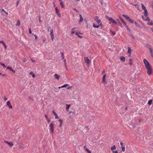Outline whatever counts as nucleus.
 <instances>
[{"label":"nucleus","instance_id":"f257e3e1","mask_svg":"<svg viewBox=\"0 0 153 153\" xmlns=\"http://www.w3.org/2000/svg\"><path fill=\"white\" fill-rule=\"evenodd\" d=\"M143 62L145 67L147 70V74L149 75L151 74L152 73V68L150 64L147 60L145 59H143Z\"/></svg>","mask_w":153,"mask_h":153},{"label":"nucleus","instance_id":"f03ea898","mask_svg":"<svg viewBox=\"0 0 153 153\" xmlns=\"http://www.w3.org/2000/svg\"><path fill=\"white\" fill-rule=\"evenodd\" d=\"M54 124L53 123V122H51V123L49 125V127H50V131L51 133V134H53V132L54 129Z\"/></svg>","mask_w":153,"mask_h":153},{"label":"nucleus","instance_id":"7ed1b4c3","mask_svg":"<svg viewBox=\"0 0 153 153\" xmlns=\"http://www.w3.org/2000/svg\"><path fill=\"white\" fill-rule=\"evenodd\" d=\"M95 20L99 24L100 26H102V24L100 20L99 19V17L98 16H96L94 18Z\"/></svg>","mask_w":153,"mask_h":153},{"label":"nucleus","instance_id":"20e7f679","mask_svg":"<svg viewBox=\"0 0 153 153\" xmlns=\"http://www.w3.org/2000/svg\"><path fill=\"white\" fill-rule=\"evenodd\" d=\"M105 17L106 19H108V20L111 21L112 23L117 24V23L112 18L108 16H105Z\"/></svg>","mask_w":153,"mask_h":153},{"label":"nucleus","instance_id":"39448f33","mask_svg":"<svg viewBox=\"0 0 153 153\" xmlns=\"http://www.w3.org/2000/svg\"><path fill=\"white\" fill-rule=\"evenodd\" d=\"M84 59L85 62L87 64V66L89 67L91 61L88 57H85Z\"/></svg>","mask_w":153,"mask_h":153},{"label":"nucleus","instance_id":"423d86ee","mask_svg":"<svg viewBox=\"0 0 153 153\" xmlns=\"http://www.w3.org/2000/svg\"><path fill=\"white\" fill-rule=\"evenodd\" d=\"M116 149V147L115 145L112 146L111 148V150L112 151L113 153H118Z\"/></svg>","mask_w":153,"mask_h":153},{"label":"nucleus","instance_id":"0eeeda50","mask_svg":"<svg viewBox=\"0 0 153 153\" xmlns=\"http://www.w3.org/2000/svg\"><path fill=\"white\" fill-rule=\"evenodd\" d=\"M148 21L147 24L149 25H153V21L149 18H148Z\"/></svg>","mask_w":153,"mask_h":153},{"label":"nucleus","instance_id":"6e6552de","mask_svg":"<svg viewBox=\"0 0 153 153\" xmlns=\"http://www.w3.org/2000/svg\"><path fill=\"white\" fill-rule=\"evenodd\" d=\"M56 12V13L57 14V16L59 17L60 16H61V14L59 13V10L58 9V8L57 7H56L55 8Z\"/></svg>","mask_w":153,"mask_h":153},{"label":"nucleus","instance_id":"1a4fd4ad","mask_svg":"<svg viewBox=\"0 0 153 153\" xmlns=\"http://www.w3.org/2000/svg\"><path fill=\"white\" fill-rule=\"evenodd\" d=\"M6 104L11 109L12 108V106L10 102L9 101H7L6 103Z\"/></svg>","mask_w":153,"mask_h":153},{"label":"nucleus","instance_id":"9d476101","mask_svg":"<svg viewBox=\"0 0 153 153\" xmlns=\"http://www.w3.org/2000/svg\"><path fill=\"white\" fill-rule=\"evenodd\" d=\"M4 142L10 146L12 147L13 146V143H10L5 140H4Z\"/></svg>","mask_w":153,"mask_h":153},{"label":"nucleus","instance_id":"9b49d317","mask_svg":"<svg viewBox=\"0 0 153 153\" xmlns=\"http://www.w3.org/2000/svg\"><path fill=\"white\" fill-rule=\"evenodd\" d=\"M106 76V74H104L103 76V80L102 82L103 83H104L105 84H106L107 82L105 80V76Z\"/></svg>","mask_w":153,"mask_h":153},{"label":"nucleus","instance_id":"f8f14e48","mask_svg":"<svg viewBox=\"0 0 153 153\" xmlns=\"http://www.w3.org/2000/svg\"><path fill=\"white\" fill-rule=\"evenodd\" d=\"M52 113H53V114L55 116V118L56 119H57L59 118V117H58L56 113L55 112V111H52Z\"/></svg>","mask_w":153,"mask_h":153},{"label":"nucleus","instance_id":"ddd939ff","mask_svg":"<svg viewBox=\"0 0 153 153\" xmlns=\"http://www.w3.org/2000/svg\"><path fill=\"white\" fill-rule=\"evenodd\" d=\"M125 18H126L127 20H128L129 19H130V18L128 17V16L125 15V14H123L122 15Z\"/></svg>","mask_w":153,"mask_h":153},{"label":"nucleus","instance_id":"4468645a","mask_svg":"<svg viewBox=\"0 0 153 153\" xmlns=\"http://www.w3.org/2000/svg\"><path fill=\"white\" fill-rule=\"evenodd\" d=\"M54 76L55 77V78L58 79L60 78V76L58 75L55 74L54 75Z\"/></svg>","mask_w":153,"mask_h":153},{"label":"nucleus","instance_id":"2eb2a0df","mask_svg":"<svg viewBox=\"0 0 153 153\" xmlns=\"http://www.w3.org/2000/svg\"><path fill=\"white\" fill-rule=\"evenodd\" d=\"M76 29V28L74 27L71 29V34H73L75 33V29Z\"/></svg>","mask_w":153,"mask_h":153},{"label":"nucleus","instance_id":"dca6fc26","mask_svg":"<svg viewBox=\"0 0 153 153\" xmlns=\"http://www.w3.org/2000/svg\"><path fill=\"white\" fill-rule=\"evenodd\" d=\"M121 21L124 24V25L126 27H128V26L126 24V23L125 22V21L122 19H121Z\"/></svg>","mask_w":153,"mask_h":153},{"label":"nucleus","instance_id":"f3484780","mask_svg":"<svg viewBox=\"0 0 153 153\" xmlns=\"http://www.w3.org/2000/svg\"><path fill=\"white\" fill-rule=\"evenodd\" d=\"M50 34L51 35V36H53V30L52 29H51L50 30Z\"/></svg>","mask_w":153,"mask_h":153},{"label":"nucleus","instance_id":"a211bd4d","mask_svg":"<svg viewBox=\"0 0 153 153\" xmlns=\"http://www.w3.org/2000/svg\"><path fill=\"white\" fill-rule=\"evenodd\" d=\"M20 25V22L19 20H18L16 23V25L17 26H19Z\"/></svg>","mask_w":153,"mask_h":153},{"label":"nucleus","instance_id":"6ab92c4d","mask_svg":"<svg viewBox=\"0 0 153 153\" xmlns=\"http://www.w3.org/2000/svg\"><path fill=\"white\" fill-rule=\"evenodd\" d=\"M66 109L67 111H68V109L69 108L70 106V105H68V104H66Z\"/></svg>","mask_w":153,"mask_h":153},{"label":"nucleus","instance_id":"aec40b11","mask_svg":"<svg viewBox=\"0 0 153 153\" xmlns=\"http://www.w3.org/2000/svg\"><path fill=\"white\" fill-rule=\"evenodd\" d=\"M69 85L68 84H65L64 85H63L61 86V87L63 88H66L67 86H68Z\"/></svg>","mask_w":153,"mask_h":153},{"label":"nucleus","instance_id":"412c9836","mask_svg":"<svg viewBox=\"0 0 153 153\" xmlns=\"http://www.w3.org/2000/svg\"><path fill=\"white\" fill-rule=\"evenodd\" d=\"M131 49L130 47H128V53H129L130 54L131 53Z\"/></svg>","mask_w":153,"mask_h":153},{"label":"nucleus","instance_id":"4be33fe9","mask_svg":"<svg viewBox=\"0 0 153 153\" xmlns=\"http://www.w3.org/2000/svg\"><path fill=\"white\" fill-rule=\"evenodd\" d=\"M144 15L146 16H148V12L146 10H144Z\"/></svg>","mask_w":153,"mask_h":153},{"label":"nucleus","instance_id":"5701e85b","mask_svg":"<svg viewBox=\"0 0 153 153\" xmlns=\"http://www.w3.org/2000/svg\"><path fill=\"white\" fill-rule=\"evenodd\" d=\"M60 4L61 5L62 7V8L64 7V5L63 4V3L62 1H61L60 2Z\"/></svg>","mask_w":153,"mask_h":153},{"label":"nucleus","instance_id":"b1692460","mask_svg":"<svg viewBox=\"0 0 153 153\" xmlns=\"http://www.w3.org/2000/svg\"><path fill=\"white\" fill-rule=\"evenodd\" d=\"M120 59L123 62L125 61V58L123 56H121Z\"/></svg>","mask_w":153,"mask_h":153},{"label":"nucleus","instance_id":"393cba45","mask_svg":"<svg viewBox=\"0 0 153 153\" xmlns=\"http://www.w3.org/2000/svg\"><path fill=\"white\" fill-rule=\"evenodd\" d=\"M75 34L78 37H79V38H82V37L79 35V34H78V33L77 32H76L75 33Z\"/></svg>","mask_w":153,"mask_h":153},{"label":"nucleus","instance_id":"a878e982","mask_svg":"<svg viewBox=\"0 0 153 153\" xmlns=\"http://www.w3.org/2000/svg\"><path fill=\"white\" fill-rule=\"evenodd\" d=\"M110 31L111 32V33L114 36L116 34V33L114 31L111 30H110Z\"/></svg>","mask_w":153,"mask_h":153},{"label":"nucleus","instance_id":"bb28decb","mask_svg":"<svg viewBox=\"0 0 153 153\" xmlns=\"http://www.w3.org/2000/svg\"><path fill=\"white\" fill-rule=\"evenodd\" d=\"M0 64H1V65L4 68H6L7 67V66L6 65H5V64L1 63V62H0Z\"/></svg>","mask_w":153,"mask_h":153},{"label":"nucleus","instance_id":"cd10ccee","mask_svg":"<svg viewBox=\"0 0 153 153\" xmlns=\"http://www.w3.org/2000/svg\"><path fill=\"white\" fill-rule=\"evenodd\" d=\"M128 21L132 23H134V21L132 20L130 18V19L128 20Z\"/></svg>","mask_w":153,"mask_h":153},{"label":"nucleus","instance_id":"c85d7f7f","mask_svg":"<svg viewBox=\"0 0 153 153\" xmlns=\"http://www.w3.org/2000/svg\"><path fill=\"white\" fill-rule=\"evenodd\" d=\"M122 151L124 152L125 150V147L124 146H122Z\"/></svg>","mask_w":153,"mask_h":153},{"label":"nucleus","instance_id":"c756f323","mask_svg":"<svg viewBox=\"0 0 153 153\" xmlns=\"http://www.w3.org/2000/svg\"><path fill=\"white\" fill-rule=\"evenodd\" d=\"M141 6H142V8L144 10H146L145 7L144 6V5H143V4H141Z\"/></svg>","mask_w":153,"mask_h":153},{"label":"nucleus","instance_id":"7c9ffc66","mask_svg":"<svg viewBox=\"0 0 153 153\" xmlns=\"http://www.w3.org/2000/svg\"><path fill=\"white\" fill-rule=\"evenodd\" d=\"M132 59H129V65H132Z\"/></svg>","mask_w":153,"mask_h":153},{"label":"nucleus","instance_id":"2f4dec72","mask_svg":"<svg viewBox=\"0 0 153 153\" xmlns=\"http://www.w3.org/2000/svg\"><path fill=\"white\" fill-rule=\"evenodd\" d=\"M152 100H149L148 102V104L149 105H151L152 104Z\"/></svg>","mask_w":153,"mask_h":153},{"label":"nucleus","instance_id":"473e14b6","mask_svg":"<svg viewBox=\"0 0 153 153\" xmlns=\"http://www.w3.org/2000/svg\"><path fill=\"white\" fill-rule=\"evenodd\" d=\"M83 21V19L82 18H80V20L79 21V23H80L81 22H82Z\"/></svg>","mask_w":153,"mask_h":153},{"label":"nucleus","instance_id":"72a5a7b5","mask_svg":"<svg viewBox=\"0 0 153 153\" xmlns=\"http://www.w3.org/2000/svg\"><path fill=\"white\" fill-rule=\"evenodd\" d=\"M99 26H100V25H95L94 24V25H93V26L94 27L97 28H99Z\"/></svg>","mask_w":153,"mask_h":153},{"label":"nucleus","instance_id":"f704fd0d","mask_svg":"<svg viewBox=\"0 0 153 153\" xmlns=\"http://www.w3.org/2000/svg\"><path fill=\"white\" fill-rule=\"evenodd\" d=\"M85 150L87 151L88 153H91V151L89 150L88 149L86 148L85 149Z\"/></svg>","mask_w":153,"mask_h":153},{"label":"nucleus","instance_id":"c9c22d12","mask_svg":"<svg viewBox=\"0 0 153 153\" xmlns=\"http://www.w3.org/2000/svg\"><path fill=\"white\" fill-rule=\"evenodd\" d=\"M149 51H150L151 53H153V51H152V49L151 48H149Z\"/></svg>","mask_w":153,"mask_h":153},{"label":"nucleus","instance_id":"e433bc0d","mask_svg":"<svg viewBox=\"0 0 153 153\" xmlns=\"http://www.w3.org/2000/svg\"><path fill=\"white\" fill-rule=\"evenodd\" d=\"M7 69H9L11 71V70H12V68L11 67H7Z\"/></svg>","mask_w":153,"mask_h":153},{"label":"nucleus","instance_id":"4c0bfd02","mask_svg":"<svg viewBox=\"0 0 153 153\" xmlns=\"http://www.w3.org/2000/svg\"><path fill=\"white\" fill-rule=\"evenodd\" d=\"M58 121L60 122V124H62V123L63 121H62L61 120L59 119V120Z\"/></svg>","mask_w":153,"mask_h":153},{"label":"nucleus","instance_id":"58836bf2","mask_svg":"<svg viewBox=\"0 0 153 153\" xmlns=\"http://www.w3.org/2000/svg\"><path fill=\"white\" fill-rule=\"evenodd\" d=\"M1 10L2 11H4V13H5L6 14H8V13L7 12H6L5 11V10L3 9H1Z\"/></svg>","mask_w":153,"mask_h":153},{"label":"nucleus","instance_id":"ea45409f","mask_svg":"<svg viewBox=\"0 0 153 153\" xmlns=\"http://www.w3.org/2000/svg\"><path fill=\"white\" fill-rule=\"evenodd\" d=\"M32 35H33L35 37V39L36 40L37 38V36L36 34H33Z\"/></svg>","mask_w":153,"mask_h":153},{"label":"nucleus","instance_id":"a19ab883","mask_svg":"<svg viewBox=\"0 0 153 153\" xmlns=\"http://www.w3.org/2000/svg\"><path fill=\"white\" fill-rule=\"evenodd\" d=\"M46 120L48 123H49L50 122V120L49 119V118L47 119Z\"/></svg>","mask_w":153,"mask_h":153},{"label":"nucleus","instance_id":"79ce46f5","mask_svg":"<svg viewBox=\"0 0 153 153\" xmlns=\"http://www.w3.org/2000/svg\"><path fill=\"white\" fill-rule=\"evenodd\" d=\"M120 144L121 145V147H122V146H123V143L120 142Z\"/></svg>","mask_w":153,"mask_h":153},{"label":"nucleus","instance_id":"37998d69","mask_svg":"<svg viewBox=\"0 0 153 153\" xmlns=\"http://www.w3.org/2000/svg\"><path fill=\"white\" fill-rule=\"evenodd\" d=\"M119 26H120L122 28L123 27H122V24H121V23L120 22H119Z\"/></svg>","mask_w":153,"mask_h":153},{"label":"nucleus","instance_id":"c03bdc74","mask_svg":"<svg viewBox=\"0 0 153 153\" xmlns=\"http://www.w3.org/2000/svg\"><path fill=\"white\" fill-rule=\"evenodd\" d=\"M45 117L46 119V120L47 119H48L49 118L48 117V116H47V115H46V114H45Z\"/></svg>","mask_w":153,"mask_h":153},{"label":"nucleus","instance_id":"a18cd8bd","mask_svg":"<svg viewBox=\"0 0 153 153\" xmlns=\"http://www.w3.org/2000/svg\"><path fill=\"white\" fill-rule=\"evenodd\" d=\"M4 99L5 101H6L7 100V98L5 96L4 97Z\"/></svg>","mask_w":153,"mask_h":153},{"label":"nucleus","instance_id":"49530a36","mask_svg":"<svg viewBox=\"0 0 153 153\" xmlns=\"http://www.w3.org/2000/svg\"><path fill=\"white\" fill-rule=\"evenodd\" d=\"M69 113H72L73 114H75V111H70L69 112Z\"/></svg>","mask_w":153,"mask_h":153},{"label":"nucleus","instance_id":"de8ad7c7","mask_svg":"<svg viewBox=\"0 0 153 153\" xmlns=\"http://www.w3.org/2000/svg\"><path fill=\"white\" fill-rule=\"evenodd\" d=\"M148 18H149V17H147L146 19H144V20L145 21H148Z\"/></svg>","mask_w":153,"mask_h":153},{"label":"nucleus","instance_id":"09e8293b","mask_svg":"<svg viewBox=\"0 0 153 153\" xmlns=\"http://www.w3.org/2000/svg\"><path fill=\"white\" fill-rule=\"evenodd\" d=\"M51 36V39L52 41H53V38H54V36Z\"/></svg>","mask_w":153,"mask_h":153},{"label":"nucleus","instance_id":"8fccbe9b","mask_svg":"<svg viewBox=\"0 0 153 153\" xmlns=\"http://www.w3.org/2000/svg\"><path fill=\"white\" fill-rule=\"evenodd\" d=\"M29 33H30V34H31V29L30 28L29 29Z\"/></svg>","mask_w":153,"mask_h":153},{"label":"nucleus","instance_id":"3c124183","mask_svg":"<svg viewBox=\"0 0 153 153\" xmlns=\"http://www.w3.org/2000/svg\"><path fill=\"white\" fill-rule=\"evenodd\" d=\"M47 30L48 31H49V29H51V27H48L47 28Z\"/></svg>","mask_w":153,"mask_h":153},{"label":"nucleus","instance_id":"603ef678","mask_svg":"<svg viewBox=\"0 0 153 153\" xmlns=\"http://www.w3.org/2000/svg\"><path fill=\"white\" fill-rule=\"evenodd\" d=\"M4 42L3 41H1L0 40V43H2L3 44Z\"/></svg>","mask_w":153,"mask_h":153},{"label":"nucleus","instance_id":"864d4df0","mask_svg":"<svg viewBox=\"0 0 153 153\" xmlns=\"http://www.w3.org/2000/svg\"><path fill=\"white\" fill-rule=\"evenodd\" d=\"M33 74V72H30L29 74L30 75H31V74Z\"/></svg>","mask_w":153,"mask_h":153},{"label":"nucleus","instance_id":"5fc2aeb1","mask_svg":"<svg viewBox=\"0 0 153 153\" xmlns=\"http://www.w3.org/2000/svg\"><path fill=\"white\" fill-rule=\"evenodd\" d=\"M11 71H12L13 73H14L15 72V70H13V69H12V70H11Z\"/></svg>","mask_w":153,"mask_h":153},{"label":"nucleus","instance_id":"6e6d98bb","mask_svg":"<svg viewBox=\"0 0 153 153\" xmlns=\"http://www.w3.org/2000/svg\"><path fill=\"white\" fill-rule=\"evenodd\" d=\"M71 87H72V86H70V87H68V88L67 89H70V90H71V88H71Z\"/></svg>","mask_w":153,"mask_h":153},{"label":"nucleus","instance_id":"4d7b16f0","mask_svg":"<svg viewBox=\"0 0 153 153\" xmlns=\"http://www.w3.org/2000/svg\"><path fill=\"white\" fill-rule=\"evenodd\" d=\"M32 76L33 77H34L35 76V74H32Z\"/></svg>","mask_w":153,"mask_h":153},{"label":"nucleus","instance_id":"13d9d810","mask_svg":"<svg viewBox=\"0 0 153 153\" xmlns=\"http://www.w3.org/2000/svg\"><path fill=\"white\" fill-rule=\"evenodd\" d=\"M74 10L76 12H78V10H77L76 9H74Z\"/></svg>","mask_w":153,"mask_h":153},{"label":"nucleus","instance_id":"bf43d9fd","mask_svg":"<svg viewBox=\"0 0 153 153\" xmlns=\"http://www.w3.org/2000/svg\"><path fill=\"white\" fill-rule=\"evenodd\" d=\"M150 29L153 32V27L152 28H151Z\"/></svg>","mask_w":153,"mask_h":153},{"label":"nucleus","instance_id":"052dcab7","mask_svg":"<svg viewBox=\"0 0 153 153\" xmlns=\"http://www.w3.org/2000/svg\"><path fill=\"white\" fill-rule=\"evenodd\" d=\"M39 22H41V20H40V17H39Z\"/></svg>","mask_w":153,"mask_h":153},{"label":"nucleus","instance_id":"680f3d73","mask_svg":"<svg viewBox=\"0 0 153 153\" xmlns=\"http://www.w3.org/2000/svg\"><path fill=\"white\" fill-rule=\"evenodd\" d=\"M102 73H105V70H104L103 71H102Z\"/></svg>","mask_w":153,"mask_h":153},{"label":"nucleus","instance_id":"e2e57ef3","mask_svg":"<svg viewBox=\"0 0 153 153\" xmlns=\"http://www.w3.org/2000/svg\"><path fill=\"white\" fill-rule=\"evenodd\" d=\"M19 1H17V4H16V7L18 6V4H19Z\"/></svg>","mask_w":153,"mask_h":153},{"label":"nucleus","instance_id":"0e129e2a","mask_svg":"<svg viewBox=\"0 0 153 153\" xmlns=\"http://www.w3.org/2000/svg\"><path fill=\"white\" fill-rule=\"evenodd\" d=\"M79 17H80V18H82V16L81 14L79 15Z\"/></svg>","mask_w":153,"mask_h":153},{"label":"nucleus","instance_id":"69168bd1","mask_svg":"<svg viewBox=\"0 0 153 153\" xmlns=\"http://www.w3.org/2000/svg\"><path fill=\"white\" fill-rule=\"evenodd\" d=\"M53 4L54 7H55V4L54 3V2H53Z\"/></svg>","mask_w":153,"mask_h":153},{"label":"nucleus","instance_id":"338daca9","mask_svg":"<svg viewBox=\"0 0 153 153\" xmlns=\"http://www.w3.org/2000/svg\"><path fill=\"white\" fill-rule=\"evenodd\" d=\"M151 55L152 56V57L153 58V53H151Z\"/></svg>","mask_w":153,"mask_h":153},{"label":"nucleus","instance_id":"774afa93","mask_svg":"<svg viewBox=\"0 0 153 153\" xmlns=\"http://www.w3.org/2000/svg\"><path fill=\"white\" fill-rule=\"evenodd\" d=\"M3 45L4 46L5 45V42H4V43H3Z\"/></svg>","mask_w":153,"mask_h":153}]
</instances>
